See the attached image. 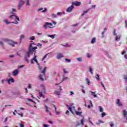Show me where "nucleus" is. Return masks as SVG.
Here are the masks:
<instances>
[{"instance_id": "1", "label": "nucleus", "mask_w": 127, "mask_h": 127, "mask_svg": "<svg viewBox=\"0 0 127 127\" xmlns=\"http://www.w3.org/2000/svg\"><path fill=\"white\" fill-rule=\"evenodd\" d=\"M67 107L68 110H69L70 112H71V114H73V115H74V112L75 113L77 116H81V115H82V112H79L76 111V109H75V106H74V105H71L69 106L67 105Z\"/></svg>"}, {"instance_id": "2", "label": "nucleus", "mask_w": 127, "mask_h": 127, "mask_svg": "<svg viewBox=\"0 0 127 127\" xmlns=\"http://www.w3.org/2000/svg\"><path fill=\"white\" fill-rule=\"evenodd\" d=\"M61 91H62V87L60 86H58L57 87V89L55 90L54 94L55 96L60 97V96H61Z\"/></svg>"}, {"instance_id": "3", "label": "nucleus", "mask_w": 127, "mask_h": 127, "mask_svg": "<svg viewBox=\"0 0 127 127\" xmlns=\"http://www.w3.org/2000/svg\"><path fill=\"white\" fill-rule=\"evenodd\" d=\"M32 45H35V44H34V43H31L28 48V50L29 51H30V52L32 53H33L34 52V55H35V50L37 49V47H33Z\"/></svg>"}, {"instance_id": "4", "label": "nucleus", "mask_w": 127, "mask_h": 127, "mask_svg": "<svg viewBox=\"0 0 127 127\" xmlns=\"http://www.w3.org/2000/svg\"><path fill=\"white\" fill-rule=\"evenodd\" d=\"M14 11L16 12V10H15V9L12 8V14H13V15H10L9 16V18H10V19H13V18L14 17L15 19H17V20H18V21H19V18L17 16L14 15V13H13V12H14Z\"/></svg>"}, {"instance_id": "5", "label": "nucleus", "mask_w": 127, "mask_h": 127, "mask_svg": "<svg viewBox=\"0 0 127 127\" xmlns=\"http://www.w3.org/2000/svg\"><path fill=\"white\" fill-rule=\"evenodd\" d=\"M2 40L5 42H8L9 45H10L12 47H14L15 44H17V42L10 41L7 39H3Z\"/></svg>"}, {"instance_id": "6", "label": "nucleus", "mask_w": 127, "mask_h": 127, "mask_svg": "<svg viewBox=\"0 0 127 127\" xmlns=\"http://www.w3.org/2000/svg\"><path fill=\"white\" fill-rule=\"evenodd\" d=\"M114 35L116 41L119 42L121 40V36L116 32V30H114Z\"/></svg>"}, {"instance_id": "7", "label": "nucleus", "mask_w": 127, "mask_h": 127, "mask_svg": "<svg viewBox=\"0 0 127 127\" xmlns=\"http://www.w3.org/2000/svg\"><path fill=\"white\" fill-rule=\"evenodd\" d=\"M19 3L18 4V9L20 10V9H21V7H22L23 4H24V1L22 0H19Z\"/></svg>"}, {"instance_id": "8", "label": "nucleus", "mask_w": 127, "mask_h": 127, "mask_svg": "<svg viewBox=\"0 0 127 127\" xmlns=\"http://www.w3.org/2000/svg\"><path fill=\"white\" fill-rule=\"evenodd\" d=\"M73 9H74V5L72 4L70 6L67 7V8L66 9V12H72Z\"/></svg>"}, {"instance_id": "9", "label": "nucleus", "mask_w": 127, "mask_h": 127, "mask_svg": "<svg viewBox=\"0 0 127 127\" xmlns=\"http://www.w3.org/2000/svg\"><path fill=\"white\" fill-rule=\"evenodd\" d=\"M64 57V55L61 53H58L57 55L56 58L57 59H61Z\"/></svg>"}, {"instance_id": "10", "label": "nucleus", "mask_w": 127, "mask_h": 127, "mask_svg": "<svg viewBox=\"0 0 127 127\" xmlns=\"http://www.w3.org/2000/svg\"><path fill=\"white\" fill-rule=\"evenodd\" d=\"M116 103L117 104L118 107H123V103H122V102H121L120 99H117Z\"/></svg>"}, {"instance_id": "11", "label": "nucleus", "mask_w": 127, "mask_h": 127, "mask_svg": "<svg viewBox=\"0 0 127 127\" xmlns=\"http://www.w3.org/2000/svg\"><path fill=\"white\" fill-rule=\"evenodd\" d=\"M88 71L91 75H94V69H93L92 66H89L88 67Z\"/></svg>"}, {"instance_id": "12", "label": "nucleus", "mask_w": 127, "mask_h": 127, "mask_svg": "<svg viewBox=\"0 0 127 127\" xmlns=\"http://www.w3.org/2000/svg\"><path fill=\"white\" fill-rule=\"evenodd\" d=\"M89 104L90 105H88V106H87V104H85V107H87L88 109H91V107H93V103H92V101H91V100H89Z\"/></svg>"}, {"instance_id": "13", "label": "nucleus", "mask_w": 127, "mask_h": 127, "mask_svg": "<svg viewBox=\"0 0 127 127\" xmlns=\"http://www.w3.org/2000/svg\"><path fill=\"white\" fill-rule=\"evenodd\" d=\"M73 5H75L76 6H79L81 5V2L75 1L72 3Z\"/></svg>"}, {"instance_id": "14", "label": "nucleus", "mask_w": 127, "mask_h": 127, "mask_svg": "<svg viewBox=\"0 0 127 127\" xmlns=\"http://www.w3.org/2000/svg\"><path fill=\"white\" fill-rule=\"evenodd\" d=\"M4 21L6 23V24H9V23H14L15 24H18V22H17V21H16L15 22H8L7 19H5Z\"/></svg>"}, {"instance_id": "15", "label": "nucleus", "mask_w": 127, "mask_h": 127, "mask_svg": "<svg viewBox=\"0 0 127 127\" xmlns=\"http://www.w3.org/2000/svg\"><path fill=\"white\" fill-rule=\"evenodd\" d=\"M66 80H68V77H66V76H65V75L64 74L63 75V79L61 83H63L64 81H66Z\"/></svg>"}, {"instance_id": "16", "label": "nucleus", "mask_w": 127, "mask_h": 127, "mask_svg": "<svg viewBox=\"0 0 127 127\" xmlns=\"http://www.w3.org/2000/svg\"><path fill=\"white\" fill-rule=\"evenodd\" d=\"M89 93H91V94H92V96H93V97H94V98H97L98 97V95L97 94H96L95 92H93L92 91H89Z\"/></svg>"}, {"instance_id": "17", "label": "nucleus", "mask_w": 127, "mask_h": 127, "mask_svg": "<svg viewBox=\"0 0 127 127\" xmlns=\"http://www.w3.org/2000/svg\"><path fill=\"white\" fill-rule=\"evenodd\" d=\"M44 106L46 109V112L48 113V107L47 106V101L45 102Z\"/></svg>"}, {"instance_id": "18", "label": "nucleus", "mask_w": 127, "mask_h": 127, "mask_svg": "<svg viewBox=\"0 0 127 127\" xmlns=\"http://www.w3.org/2000/svg\"><path fill=\"white\" fill-rule=\"evenodd\" d=\"M36 57H37V56H36V55H34V57L33 58V60H34V61H35V62H36V63H37V65H38L39 66V63H38V61L36 59Z\"/></svg>"}, {"instance_id": "19", "label": "nucleus", "mask_w": 127, "mask_h": 127, "mask_svg": "<svg viewBox=\"0 0 127 127\" xmlns=\"http://www.w3.org/2000/svg\"><path fill=\"white\" fill-rule=\"evenodd\" d=\"M7 82H8V84H10V82H11V83H14V79H13V78H9L7 80Z\"/></svg>"}, {"instance_id": "20", "label": "nucleus", "mask_w": 127, "mask_h": 127, "mask_svg": "<svg viewBox=\"0 0 127 127\" xmlns=\"http://www.w3.org/2000/svg\"><path fill=\"white\" fill-rule=\"evenodd\" d=\"M96 38H93L90 42V43L91 44H94V43H96Z\"/></svg>"}, {"instance_id": "21", "label": "nucleus", "mask_w": 127, "mask_h": 127, "mask_svg": "<svg viewBox=\"0 0 127 127\" xmlns=\"http://www.w3.org/2000/svg\"><path fill=\"white\" fill-rule=\"evenodd\" d=\"M18 74V70L15 69L13 71V76H16Z\"/></svg>"}, {"instance_id": "22", "label": "nucleus", "mask_w": 127, "mask_h": 127, "mask_svg": "<svg viewBox=\"0 0 127 127\" xmlns=\"http://www.w3.org/2000/svg\"><path fill=\"white\" fill-rule=\"evenodd\" d=\"M123 114L124 118H126L127 115V110H124L123 111Z\"/></svg>"}, {"instance_id": "23", "label": "nucleus", "mask_w": 127, "mask_h": 127, "mask_svg": "<svg viewBox=\"0 0 127 127\" xmlns=\"http://www.w3.org/2000/svg\"><path fill=\"white\" fill-rule=\"evenodd\" d=\"M38 11H40V10H42V12H45L47 10V9L45 8L44 10H43V8H40L38 9Z\"/></svg>"}, {"instance_id": "24", "label": "nucleus", "mask_w": 127, "mask_h": 127, "mask_svg": "<svg viewBox=\"0 0 127 127\" xmlns=\"http://www.w3.org/2000/svg\"><path fill=\"white\" fill-rule=\"evenodd\" d=\"M98 109L100 113H103L104 112V108H103L102 106H99Z\"/></svg>"}, {"instance_id": "25", "label": "nucleus", "mask_w": 127, "mask_h": 127, "mask_svg": "<svg viewBox=\"0 0 127 127\" xmlns=\"http://www.w3.org/2000/svg\"><path fill=\"white\" fill-rule=\"evenodd\" d=\"M76 60L77 61H78V62H82V61H83V58L82 57L77 58Z\"/></svg>"}, {"instance_id": "26", "label": "nucleus", "mask_w": 127, "mask_h": 127, "mask_svg": "<svg viewBox=\"0 0 127 127\" xmlns=\"http://www.w3.org/2000/svg\"><path fill=\"white\" fill-rule=\"evenodd\" d=\"M38 77H39V79H40L41 81H44V79L43 78V75L40 74Z\"/></svg>"}, {"instance_id": "27", "label": "nucleus", "mask_w": 127, "mask_h": 127, "mask_svg": "<svg viewBox=\"0 0 127 127\" xmlns=\"http://www.w3.org/2000/svg\"><path fill=\"white\" fill-rule=\"evenodd\" d=\"M85 81L88 86L91 84V81H90V79L88 78H86Z\"/></svg>"}, {"instance_id": "28", "label": "nucleus", "mask_w": 127, "mask_h": 127, "mask_svg": "<svg viewBox=\"0 0 127 127\" xmlns=\"http://www.w3.org/2000/svg\"><path fill=\"white\" fill-rule=\"evenodd\" d=\"M54 26H49V27H50V28H54V27H55V26L56 25V24L57 23L56 22H55V21H52Z\"/></svg>"}, {"instance_id": "29", "label": "nucleus", "mask_w": 127, "mask_h": 127, "mask_svg": "<svg viewBox=\"0 0 127 127\" xmlns=\"http://www.w3.org/2000/svg\"><path fill=\"white\" fill-rule=\"evenodd\" d=\"M95 78L97 81H100V75L99 74H96Z\"/></svg>"}, {"instance_id": "30", "label": "nucleus", "mask_w": 127, "mask_h": 127, "mask_svg": "<svg viewBox=\"0 0 127 127\" xmlns=\"http://www.w3.org/2000/svg\"><path fill=\"white\" fill-rule=\"evenodd\" d=\"M89 10H90V9H88L87 10L83 11V13L81 14V16H84V15L86 13H88V12H89Z\"/></svg>"}, {"instance_id": "31", "label": "nucleus", "mask_w": 127, "mask_h": 127, "mask_svg": "<svg viewBox=\"0 0 127 127\" xmlns=\"http://www.w3.org/2000/svg\"><path fill=\"white\" fill-rule=\"evenodd\" d=\"M55 36H56V34H54V35H48V37H50L52 39H54V38H55Z\"/></svg>"}, {"instance_id": "32", "label": "nucleus", "mask_w": 127, "mask_h": 127, "mask_svg": "<svg viewBox=\"0 0 127 127\" xmlns=\"http://www.w3.org/2000/svg\"><path fill=\"white\" fill-rule=\"evenodd\" d=\"M30 54H32V53L28 50V51L26 52L27 57H30Z\"/></svg>"}, {"instance_id": "33", "label": "nucleus", "mask_w": 127, "mask_h": 127, "mask_svg": "<svg viewBox=\"0 0 127 127\" xmlns=\"http://www.w3.org/2000/svg\"><path fill=\"white\" fill-rule=\"evenodd\" d=\"M63 71L64 74H68V72L66 68H63Z\"/></svg>"}, {"instance_id": "34", "label": "nucleus", "mask_w": 127, "mask_h": 127, "mask_svg": "<svg viewBox=\"0 0 127 127\" xmlns=\"http://www.w3.org/2000/svg\"><path fill=\"white\" fill-rule=\"evenodd\" d=\"M47 69V67H45L44 69L42 70L41 73L43 74H45V72H46V69Z\"/></svg>"}, {"instance_id": "35", "label": "nucleus", "mask_w": 127, "mask_h": 127, "mask_svg": "<svg viewBox=\"0 0 127 127\" xmlns=\"http://www.w3.org/2000/svg\"><path fill=\"white\" fill-rule=\"evenodd\" d=\"M105 53L108 58H110V59H112V56L110 54H109V53H108L107 52H105Z\"/></svg>"}, {"instance_id": "36", "label": "nucleus", "mask_w": 127, "mask_h": 127, "mask_svg": "<svg viewBox=\"0 0 127 127\" xmlns=\"http://www.w3.org/2000/svg\"><path fill=\"white\" fill-rule=\"evenodd\" d=\"M43 27L47 29V27H48V22H46L45 24L43 25Z\"/></svg>"}, {"instance_id": "37", "label": "nucleus", "mask_w": 127, "mask_h": 127, "mask_svg": "<svg viewBox=\"0 0 127 127\" xmlns=\"http://www.w3.org/2000/svg\"><path fill=\"white\" fill-rule=\"evenodd\" d=\"M23 38H24V35H21L20 36V42H21V40H22V39H23Z\"/></svg>"}, {"instance_id": "38", "label": "nucleus", "mask_w": 127, "mask_h": 127, "mask_svg": "<svg viewBox=\"0 0 127 127\" xmlns=\"http://www.w3.org/2000/svg\"><path fill=\"white\" fill-rule=\"evenodd\" d=\"M124 79L125 82H126V83H127V74H126L125 75H124Z\"/></svg>"}, {"instance_id": "39", "label": "nucleus", "mask_w": 127, "mask_h": 127, "mask_svg": "<svg viewBox=\"0 0 127 127\" xmlns=\"http://www.w3.org/2000/svg\"><path fill=\"white\" fill-rule=\"evenodd\" d=\"M86 56L87 58H91V57H92V55L90 54H87Z\"/></svg>"}, {"instance_id": "40", "label": "nucleus", "mask_w": 127, "mask_h": 127, "mask_svg": "<svg viewBox=\"0 0 127 127\" xmlns=\"http://www.w3.org/2000/svg\"><path fill=\"white\" fill-rule=\"evenodd\" d=\"M52 17H53V18H55L56 17H57V15H56L55 14H52Z\"/></svg>"}, {"instance_id": "41", "label": "nucleus", "mask_w": 127, "mask_h": 127, "mask_svg": "<svg viewBox=\"0 0 127 127\" xmlns=\"http://www.w3.org/2000/svg\"><path fill=\"white\" fill-rule=\"evenodd\" d=\"M106 116H107V115L106 114V113H105L104 112L102 113V116L101 118H104V117H106Z\"/></svg>"}, {"instance_id": "42", "label": "nucleus", "mask_w": 127, "mask_h": 127, "mask_svg": "<svg viewBox=\"0 0 127 127\" xmlns=\"http://www.w3.org/2000/svg\"><path fill=\"white\" fill-rule=\"evenodd\" d=\"M53 106L54 107L55 112H57V107H56V106H55L54 104H53Z\"/></svg>"}, {"instance_id": "43", "label": "nucleus", "mask_w": 127, "mask_h": 127, "mask_svg": "<svg viewBox=\"0 0 127 127\" xmlns=\"http://www.w3.org/2000/svg\"><path fill=\"white\" fill-rule=\"evenodd\" d=\"M101 84L103 87V88H104V90H106V87H105V85L104 84V83H103V82H101Z\"/></svg>"}, {"instance_id": "44", "label": "nucleus", "mask_w": 127, "mask_h": 127, "mask_svg": "<svg viewBox=\"0 0 127 127\" xmlns=\"http://www.w3.org/2000/svg\"><path fill=\"white\" fill-rule=\"evenodd\" d=\"M47 55H48V54H46L44 57L42 59V61H44V59H45L47 57Z\"/></svg>"}, {"instance_id": "45", "label": "nucleus", "mask_w": 127, "mask_h": 127, "mask_svg": "<svg viewBox=\"0 0 127 127\" xmlns=\"http://www.w3.org/2000/svg\"><path fill=\"white\" fill-rule=\"evenodd\" d=\"M90 119H91V117L88 118L89 122L90 123V124H91V125L92 126H94V124H93V122H92V121H91V120H90Z\"/></svg>"}, {"instance_id": "46", "label": "nucleus", "mask_w": 127, "mask_h": 127, "mask_svg": "<svg viewBox=\"0 0 127 127\" xmlns=\"http://www.w3.org/2000/svg\"><path fill=\"white\" fill-rule=\"evenodd\" d=\"M27 1L26 5H30V3H29V0H26Z\"/></svg>"}, {"instance_id": "47", "label": "nucleus", "mask_w": 127, "mask_h": 127, "mask_svg": "<svg viewBox=\"0 0 127 127\" xmlns=\"http://www.w3.org/2000/svg\"><path fill=\"white\" fill-rule=\"evenodd\" d=\"M35 39V37L34 36H32L30 38V40H34Z\"/></svg>"}, {"instance_id": "48", "label": "nucleus", "mask_w": 127, "mask_h": 127, "mask_svg": "<svg viewBox=\"0 0 127 127\" xmlns=\"http://www.w3.org/2000/svg\"><path fill=\"white\" fill-rule=\"evenodd\" d=\"M56 115H57V116H59V115H60V112L59 111H56L55 112Z\"/></svg>"}, {"instance_id": "49", "label": "nucleus", "mask_w": 127, "mask_h": 127, "mask_svg": "<svg viewBox=\"0 0 127 127\" xmlns=\"http://www.w3.org/2000/svg\"><path fill=\"white\" fill-rule=\"evenodd\" d=\"M65 61H66L67 62H69V63H70V62H71V60H70L69 59H65Z\"/></svg>"}, {"instance_id": "50", "label": "nucleus", "mask_w": 127, "mask_h": 127, "mask_svg": "<svg viewBox=\"0 0 127 127\" xmlns=\"http://www.w3.org/2000/svg\"><path fill=\"white\" fill-rule=\"evenodd\" d=\"M48 123L49 124H51V125H53V124H54V122L53 121H49Z\"/></svg>"}, {"instance_id": "51", "label": "nucleus", "mask_w": 127, "mask_h": 127, "mask_svg": "<svg viewBox=\"0 0 127 127\" xmlns=\"http://www.w3.org/2000/svg\"><path fill=\"white\" fill-rule=\"evenodd\" d=\"M81 125H84V118H83V119L81 120Z\"/></svg>"}, {"instance_id": "52", "label": "nucleus", "mask_w": 127, "mask_h": 127, "mask_svg": "<svg viewBox=\"0 0 127 127\" xmlns=\"http://www.w3.org/2000/svg\"><path fill=\"white\" fill-rule=\"evenodd\" d=\"M40 97H43V94H42V92H39Z\"/></svg>"}, {"instance_id": "53", "label": "nucleus", "mask_w": 127, "mask_h": 127, "mask_svg": "<svg viewBox=\"0 0 127 127\" xmlns=\"http://www.w3.org/2000/svg\"><path fill=\"white\" fill-rule=\"evenodd\" d=\"M78 25H79V23H76L74 25H72V26L76 27V26H78Z\"/></svg>"}, {"instance_id": "54", "label": "nucleus", "mask_w": 127, "mask_h": 127, "mask_svg": "<svg viewBox=\"0 0 127 127\" xmlns=\"http://www.w3.org/2000/svg\"><path fill=\"white\" fill-rule=\"evenodd\" d=\"M33 61H34L33 59H32L30 60L31 64H33L34 63Z\"/></svg>"}, {"instance_id": "55", "label": "nucleus", "mask_w": 127, "mask_h": 127, "mask_svg": "<svg viewBox=\"0 0 127 127\" xmlns=\"http://www.w3.org/2000/svg\"><path fill=\"white\" fill-rule=\"evenodd\" d=\"M28 89H31V85L30 84H28Z\"/></svg>"}, {"instance_id": "56", "label": "nucleus", "mask_w": 127, "mask_h": 127, "mask_svg": "<svg viewBox=\"0 0 127 127\" xmlns=\"http://www.w3.org/2000/svg\"><path fill=\"white\" fill-rule=\"evenodd\" d=\"M9 57H10V58H13V57H14V55H11L9 56Z\"/></svg>"}, {"instance_id": "57", "label": "nucleus", "mask_w": 127, "mask_h": 127, "mask_svg": "<svg viewBox=\"0 0 127 127\" xmlns=\"http://www.w3.org/2000/svg\"><path fill=\"white\" fill-rule=\"evenodd\" d=\"M20 127H24V125L20 123Z\"/></svg>"}, {"instance_id": "58", "label": "nucleus", "mask_w": 127, "mask_h": 127, "mask_svg": "<svg viewBox=\"0 0 127 127\" xmlns=\"http://www.w3.org/2000/svg\"><path fill=\"white\" fill-rule=\"evenodd\" d=\"M99 123H101V124H104V122L101 120H98Z\"/></svg>"}, {"instance_id": "59", "label": "nucleus", "mask_w": 127, "mask_h": 127, "mask_svg": "<svg viewBox=\"0 0 127 127\" xmlns=\"http://www.w3.org/2000/svg\"><path fill=\"white\" fill-rule=\"evenodd\" d=\"M27 101H29L30 102H32V99L30 98H27Z\"/></svg>"}, {"instance_id": "60", "label": "nucleus", "mask_w": 127, "mask_h": 127, "mask_svg": "<svg viewBox=\"0 0 127 127\" xmlns=\"http://www.w3.org/2000/svg\"><path fill=\"white\" fill-rule=\"evenodd\" d=\"M61 14H62V12H59L57 13V15H61Z\"/></svg>"}, {"instance_id": "61", "label": "nucleus", "mask_w": 127, "mask_h": 127, "mask_svg": "<svg viewBox=\"0 0 127 127\" xmlns=\"http://www.w3.org/2000/svg\"><path fill=\"white\" fill-rule=\"evenodd\" d=\"M114 126H115V124L114 123H111L110 124V127H114Z\"/></svg>"}, {"instance_id": "62", "label": "nucleus", "mask_w": 127, "mask_h": 127, "mask_svg": "<svg viewBox=\"0 0 127 127\" xmlns=\"http://www.w3.org/2000/svg\"><path fill=\"white\" fill-rule=\"evenodd\" d=\"M70 95H74V92H73V91H70Z\"/></svg>"}, {"instance_id": "63", "label": "nucleus", "mask_w": 127, "mask_h": 127, "mask_svg": "<svg viewBox=\"0 0 127 127\" xmlns=\"http://www.w3.org/2000/svg\"><path fill=\"white\" fill-rule=\"evenodd\" d=\"M44 127H48V125H47L46 124H44Z\"/></svg>"}, {"instance_id": "64", "label": "nucleus", "mask_w": 127, "mask_h": 127, "mask_svg": "<svg viewBox=\"0 0 127 127\" xmlns=\"http://www.w3.org/2000/svg\"><path fill=\"white\" fill-rule=\"evenodd\" d=\"M124 57L126 59H127V55H125Z\"/></svg>"}]
</instances>
